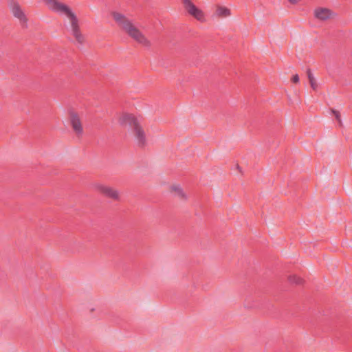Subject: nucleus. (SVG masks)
<instances>
[{"instance_id": "4", "label": "nucleus", "mask_w": 352, "mask_h": 352, "mask_svg": "<svg viewBox=\"0 0 352 352\" xmlns=\"http://www.w3.org/2000/svg\"><path fill=\"white\" fill-rule=\"evenodd\" d=\"M184 8L187 12L200 22L206 21V15L204 11L196 6L191 0H183Z\"/></svg>"}, {"instance_id": "15", "label": "nucleus", "mask_w": 352, "mask_h": 352, "mask_svg": "<svg viewBox=\"0 0 352 352\" xmlns=\"http://www.w3.org/2000/svg\"><path fill=\"white\" fill-rule=\"evenodd\" d=\"M292 81L294 83H297L299 81V77L297 74L294 75L292 78Z\"/></svg>"}, {"instance_id": "1", "label": "nucleus", "mask_w": 352, "mask_h": 352, "mask_svg": "<svg viewBox=\"0 0 352 352\" xmlns=\"http://www.w3.org/2000/svg\"><path fill=\"white\" fill-rule=\"evenodd\" d=\"M111 16L120 29L133 41L143 47L151 46V41L131 19L118 11H112Z\"/></svg>"}, {"instance_id": "6", "label": "nucleus", "mask_w": 352, "mask_h": 352, "mask_svg": "<svg viewBox=\"0 0 352 352\" xmlns=\"http://www.w3.org/2000/svg\"><path fill=\"white\" fill-rule=\"evenodd\" d=\"M129 132L133 137L134 140H135L138 146H143L146 144V133L140 121L131 129H129Z\"/></svg>"}, {"instance_id": "9", "label": "nucleus", "mask_w": 352, "mask_h": 352, "mask_svg": "<svg viewBox=\"0 0 352 352\" xmlns=\"http://www.w3.org/2000/svg\"><path fill=\"white\" fill-rule=\"evenodd\" d=\"M118 122L120 126H129L130 129H131L139 122V120L134 115L123 112L118 115Z\"/></svg>"}, {"instance_id": "5", "label": "nucleus", "mask_w": 352, "mask_h": 352, "mask_svg": "<svg viewBox=\"0 0 352 352\" xmlns=\"http://www.w3.org/2000/svg\"><path fill=\"white\" fill-rule=\"evenodd\" d=\"M314 17L320 21H328L336 18L337 14L326 7H317L314 10Z\"/></svg>"}, {"instance_id": "16", "label": "nucleus", "mask_w": 352, "mask_h": 352, "mask_svg": "<svg viewBox=\"0 0 352 352\" xmlns=\"http://www.w3.org/2000/svg\"><path fill=\"white\" fill-rule=\"evenodd\" d=\"M290 3L292 4H297L298 2H300L301 0H287Z\"/></svg>"}, {"instance_id": "10", "label": "nucleus", "mask_w": 352, "mask_h": 352, "mask_svg": "<svg viewBox=\"0 0 352 352\" xmlns=\"http://www.w3.org/2000/svg\"><path fill=\"white\" fill-rule=\"evenodd\" d=\"M232 14L231 10L221 4H217L214 7V16L218 19L230 17Z\"/></svg>"}, {"instance_id": "2", "label": "nucleus", "mask_w": 352, "mask_h": 352, "mask_svg": "<svg viewBox=\"0 0 352 352\" xmlns=\"http://www.w3.org/2000/svg\"><path fill=\"white\" fill-rule=\"evenodd\" d=\"M47 6L52 11L64 14L68 19L72 35L78 43L84 41V36L81 34L78 25V19L76 14L69 6L58 0H43Z\"/></svg>"}, {"instance_id": "7", "label": "nucleus", "mask_w": 352, "mask_h": 352, "mask_svg": "<svg viewBox=\"0 0 352 352\" xmlns=\"http://www.w3.org/2000/svg\"><path fill=\"white\" fill-rule=\"evenodd\" d=\"M69 120L74 133L77 136H81L83 133V126L79 114L74 111H69Z\"/></svg>"}, {"instance_id": "11", "label": "nucleus", "mask_w": 352, "mask_h": 352, "mask_svg": "<svg viewBox=\"0 0 352 352\" xmlns=\"http://www.w3.org/2000/svg\"><path fill=\"white\" fill-rule=\"evenodd\" d=\"M169 191L181 200H186L188 196L179 184H173L169 186Z\"/></svg>"}, {"instance_id": "13", "label": "nucleus", "mask_w": 352, "mask_h": 352, "mask_svg": "<svg viewBox=\"0 0 352 352\" xmlns=\"http://www.w3.org/2000/svg\"><path fill=\"white\" fill-rule=\"evenodd\" d=\"M307 76L311 87L313 89L316 90L318 87V83L310 71H308Z\"/></svg>"}, {"instance_id": "8", "label": "nucleus", "mask_w": 352, "mask_h": 352, "mask_svg": "<svg viewBox=\"0 0 352 352\" xmlns=\"http://www.w3.org/2000/svg\"><path fill=\"white\" fill-rule=\"evenodd\" d=\"M8 7L11 13L14 17L18 19L21 23H25L27 21L26 16L20 5L16 0H9Z\"/></svg>"}, {"instance_id": "3", "label": "nucleus", "mask_w": 352, "mask_h": 352, "mask_svg": "<svg viewBox=\"0 0 352 352\" xmlns=\"http://www.w3.org/2000/svg\"><path fill=\"white\" fill-rule=\"evenodd\" d=\"M94 190L98 193L109 198L113 201H119L120 199V194L118 189L104 184L102 182H95L93 184Z\"/></svg>"}, {"instance_id": "14", "label": "nucleus", "mask_w": 352, "mask_h": 352, "mask_svg": "<svg viewBox=\"0 0 352 352\" xmlns=\"http://www.w3.org/2000/svg\"><path fill=\"white\" fill-rule=\"evenodd\" d=\"M333 114L335 116L336 118L338 120V121L341 123V119H340V113L337 111L332 110Z\"/></svg>"}, {"instance_id": "12", "label": "nucleus", "mask_w": 352, "mask_h": 352, "mask_svg": "<svg viewBox=\"0 0 352 352\" xmlns=\"http://www.w3.org/2000/svg\"><path fill=\"white\" fill-rule=\"evenodd\" d=\"M287 283L289 285H305L307 284L306 280L296 274L289 275L287 277Z\"/></svg>"}]
</instances>
